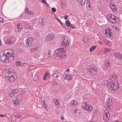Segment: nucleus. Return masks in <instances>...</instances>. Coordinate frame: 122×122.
<instances>
[{"label":"nucleus","mask_w":122,"mask_h":122,"mask_svg":"<svg viewBox=\"0 0 122 122\" xmlns=\"http://www.w3.org/2000/svg\"><path fill=\"white\" fill-rule=\"evenodd\" d=\"M3 73H5L8 81L10 82H12L17 78L16 73L12 69H6L4 71Z\"/></svg>","instance_id":"nucleus-1"},{"label":"nucleus","mask_w":122,"mask_h":122,"mask_svg":"<svg viewBox=\"0 0 122 122\" xmlns=\"http://www.w3.org/2000/svg\"><path fill=\"white\" fill-rule=\"evenodd\" d=\"M105 82L107 83L108 87L111 90H116L118 88L119 86L116 82L109 81L108 80H106Z\"/></svg>","instance_id":"nucleus-2"},{"label":"nucleus","mask_w":122,"mask_h":122,"mask_svg":"<svg viewBox=\"0 0 122 122\" xmlns=\"http://www.w3.org/2000/svg\"><path fill=\"white\" fill-rule=\"evenodd\" d=\"M106 18L108 21L111 23H117V20H118V18L112 14H108Z\"/></svg>","instance_id":"nucleus-3"},{"label":"nucleus","mask_w":122,"mask_h":122,"mask_svg":"<svg viewBox=\"0 0 122 122\" xmlns=\"http://www.w3.org/2000/svg\"><path fill=\"white\" fill-rule=\"evenodd\" d=\"M55 52L57 56L60 58H64L65 57V52L63 48L58 49L55 51Z\"/></svg>","instance_id":"nucleus-4"},{"label":"nucleus","mask_w":122,"mask_h":122,"mask_svg":"<svg viewBox=\"0 0 122 122\" xmlns=\"http://www.w3.org/2000/svg\"><path fill=\"white\" fill-rule=\"evenodd\" d=\"M7 54L9 56L10 61L15 59L16 57L17 54L16 52L12 50H11L10 51L7 52Z\"/></svg>","instance_id":"nucleus-5"},{"label":"nucleus","mask_w":122,"mask_h":122,"mask_svg":"<svg viewBox=\"0 0 122 122\" xmlns=\"http://www.w3.org/2000/svg\"><path fill=\"white\" fill-rule=\"evenodd\" d=\"M89 69V72L91 75H94L97 74V70L96 67L93 66H92L90 67Z\"/></svg>","instance_id":"nucleus-6"},{"label":"nucleus","mask_w":122,"mask_h":122,"mask_svg":"<svg viewBox=\"0 0 122 122\" xmlns=\"http://www.w3.org/2000/svg\"><path fill=\"white\" fill-rule=\"evenodd\" d=\"M61 41V44L62 46L66 47L68 45L69 43L67 37L62 38Z\"/></svg>","instance_id":"nucleus-7"},{"label":"nucleus","mask_w":122,"mask_h":122,"mask_svg":"<svg viewBox=\"0 0 122 122\" xmlns=\"http://www.w3.org/2000/svg\"><path fill=\"white\" fill-rule=\"evenodd\" d=\"M109 116L110 114L108 111H105L103 116V119L106 122L109 120Z\"/></svg>","instance_id":"nucleus-8"},{"label":"nucleus","mask_w":122,"mask_h":122,"mask_svg":"<svg viewBox=\"0 0 122 122\" xmlns=\"http://www.w3.org/2000/svg\"><path fill=\"white\" fill-rule=\"evenodd\" d=\"M33 40L30 37L26 41V43L27 46L30 47L32 45Z\"/></svg>","instance_id":"nucleus-9"},{"label":"nucleus","mask_w":122,"mask_h":122,"mask_svg":"<svg viewBox=\"0 0 122 122\" xmlns=\"http://www.w3.org/2000/svg\"><path fill=\"white\" fill-rule=\"evenodd\" d=\"M106 103L108 108H111L112 107V102L111 99H107L106 102Z\"/></svg>","instance_id":"nucleus-10"},{"label":"nucleus","mask_w":122,"mask_h":122,"mask_svg":"<svg viewBox=\"0 0 122 122\" xmlns=\"http://www.w3.org/2000/svg\"><path fill=\"white\" fill-rule=\"evenodd\" d=\"M19 92V90L18 89H13L11 91L9 94V95L10 97H13L14 95Z\"/></svg>","instance_id":"nucleus-11"},{"label":"nucleus","mask_w":122,"mask_h":122,"mask_svg":"<svg viewBox=\"0 0 122 122\" xmlns=\"http://www.w3.org/2000/svg\"><path fill=\"white\" fill-rule=\"evenodd\" d=\"M54 37V34H50L47 35L46 37L47 40L49 41H50L53 39Z\"/></svg>","instance_id":"nucleus-12"},{"label":"nucleus","mask_w":122,"mask_h":122,"mask_svg":"<svg viewBox=\"0 0 122 122\" xmlns=\"http://www.w3.org/2000/svg\"><path fill=\"white\" fill-rule=\"evenodd\" d=\"M14 42V39L11 37L10 39L6 40L5 41V43L7 44H11L13 43Z\"/></svg>","instance_id":"nucleus-13"},{"label":"nucleus","mask_w":122,"mask_h":122,"mask_svg":"<svg viewBox=\"0 0 122 122\" xmlns=\"http://www.w3.org/2000/svg\"><path fill=\"white\" fill-rule=\"evenodd\" d=\"M110 8L112 11L114 12H116V7L113 4H111L110 5Z\"/></svg>","instance_id":"nucleus-14"},{"label":"nucleus","mask_w":122,"mask_h":122,"mask_svg":"<svg viewBox=\"0 0 122 122\" xmlns=\"http://www.w3.org/2000/svg\"><path fill=\"white\" fill-rule=\"evenodd\" d=\"M89 105L88 104V103L86 102H84L82 103L81 105V106L83 109L85 110L86 109L87 107Z\"/></svg>","instance_id":"nucleus-15"},{"label":"nucleus","mask_w":122,"mask_h":122,"mask_svg":"<svg viewBox=\"0 0 122 122\" xmlns=\"http://www.w3.org/2000/svg\"><path fill=\"white\" fill-rule=\"evenodd\" d=\"M46 22V20L44 18H41L39 20V22L41 25H44Z\"/></svg>","instance_id":"nucleus-16"},{"label":"nucleus","mask_w":122,"mask_h":122,"mask_svg":"<svg viewBox=\"0 0 122 122\" xmlns=\"http://www.w3.org/2000/svg\"><path fill=\"white\" fill-rule=\"evenodd\" d=\"M117 78V76L115 75H113L111 76L110 78L109 79V81H113L116 80V79Z\"/></svg>","instance_id":"nucleus-17"},{"label":"nucleus","mask_w":122,"mask_h":122,"mask_svg":"<svg viewBox=\"0 0 122 122\" xmlns=\"http://www.w3.org/2000/svg\"><path fill=\"white\" fill-rule=\"evenodd\" d=\"M33 24L31 23H29L27 24L26 26V27L27 29L29 30H31L33 29Z\"/></svg>","instance_id":"nucleus-18"},{"label":"nucleus","mask_w":122,"mask_h":122,"mask_svg":"<svg viewBox=\"0 0 122 122\" xmlns=\"http://www.w3.org/2000/svg\"><path fill=\"white\" fill-rule=\"evenodd\" d=\"M25 11L26 13L30 15H32L33 14V12L31 11H30L29 9L27 7L25 8Z\"/></svg>","instance_id":"nucleus-19"},{"label":"nucleus","mask_w":122,"mask_h":122,"mask_svg":"<svg viewBox=\"0 0 122 122\" xmlns=\"http://www.w3.org/2000/svg\"><path fill=\"white\" fill-rule=\"evenodd\" d=\"M115 56L119 60L122 59V55L119 53L114 54Z\"/></svg>","instance_id":"nucleus-20"},{"label":"nucleus","mask_w":122,"mask_h":122,"mask_svg":"<svg viewBox=\"0 0 122 122\" xmlns=\"http://www.w3.org/2000/svg\"><path fill=\"white\" fill-rule=\"evenodd\" d=\"M105 36L109 38L110 37H111V36L113 35L112 32H110V33H105Z\"/></svg>","instance_id":"nucleus-21"},{"label":"nucleus","mask_w":122,"mask_h":122,"mask_svg":"<svg viewBox=\"0 0 122 122\" xmlns=\"http://www.w3.org/2000/svg\"><path fill=\"white\" fill-rule=\"evenodd\" d=\"M49 75L50 74L48 72H47L45 73L43 77V80H46V78H47L48 77H49Z\"/></svg>","instance_id":"nucleus-22"},{"label":"nucleus","mask_w":122,"mask_h":122,"mask_svg":"<svg viewBox=\"0 0 122 122\" xmlns=\"http://www.w3.org/2000/svg\"><path fill=\"white\" fill-rule=\"evenodd\" d=\"M78 102L74 101V100H72L70 102V104H71L72 106H76Z\"/></svg>","instance_id":"nucleus-23"},{"label":"nucleus","mask_w":122,"mask_h":122,"mask_svg":"<svg viewBox=\"0 0 122 122\" xmlns=\"http://www.w3.org/2000/svg\"><path fill=\"white\" fill-rule=\"evenodd\" d=\"M77 0L82 6L84 5L85 3V0Z\"/></svg>","instance_id":"nucleus-24"},{"label":"nucleus","mask_w":122,"mask_h":122,"mask_svg":"<svg viewBox=\"0 0 122 122\" xmlns=\"http://www.w3.org/2000/svg\"><path fill=\"white\" fill-rule=\"evenodd\" d=\"M104 42L108 46H111V42L108 40H105Z\"/></svg>","instance_id":"nucleus-25"},{"label":"nucleus","mask_w":122,"mask_h":122,"mask_svg":"<svg viewBox=\"0 0 122 122\" xmlns=\"http://www.w3.org/2000/svg\"><path fill=\"white\" fill-rule=\"evenodd\" d=\"M86 108V109L85 110L88 111H91L92 109V107L91 106L89 105Z\"/></svg>","instance_id":"nucleus-26"},{"label":"nucleus","mask_w":122,"mask_h":122,"mask_svg":"<svg viewBox=\"0 0 122 122\" xmlns=\"http://www.w3.org/2000/svg\"><path fill=\"white\" fill-rule=\"evenodd\" d=\"M105 67L107 68L109 67L110 66L109 62L108 61H106L105 62Z\"/></svg>","instance_id":"nucleus-27"},{"label":"nucleus","mask_w":122,"mask_h":122,"mask_svg":"<svg viewBox=\"0 0 122 122\" xmlns=\"http://www.w3.org/2000/svg\"><path fill=\"white\" fill-rule=\"evenodd\" d=\"M88 6H87L86 5V6L87 7V8L89 10H91L92 9V7L91 5H90V3L89 2H87V4H86V5L88 4Z\"/></svg>","instance_id":"nucleus-28"},{"label":"nucleus","mask_w":122,"mask_h":122,"mask_svg":"<svg viewBox=\"0 0 122 122\" xmlns=\"http://www.w3.org/2000/svg\"><path fill=\"white\" fill-rule=\"evenodd\" d=\"M23 64V62H20V61H17L15 62V65L17 66H21Z\"/></svg>","instance_id":"nucleus-29"},{"label":"nucleus","mask_w":122,"mask_h":122,"mask_svg":"<svg viewBox=\"0 0 122 122\" xmlns=\"http://www.w3.org/2000/svg\"><path fill=\"white\" fill-rule=\"evenodd\" d=\"M110 32H112V31L111 30L110 28H106L105 31V33H110Z\"/></svg>","instance_id":"nucleus-30"},{"label":"nucleus","mask_w":122,"mask_h":122,"mask_svg":"<svg viewBox=\"0 0 122 122\" xmlns=\"http://www.w3.org/2000/svg\"><path fill=\"white\" fill-rule=\"evenodd\" d=\"M13 103L16 106L17 105H18L19 104V102L18 100H15L13 101Z\"/></svg>","instance_id":"nucleus-31"},{"label":"nucleus","mask_w":122,"mask_h":122,"mask_svg":"<svg viewBox=\"0 0 122 122\" xmlns=\"http://www.w3.org/2000/svg\"><path fill=\"white\" fill-rule=\"evenodd\" d=\"M53 102L54 103L57 105L58 104L59 101L56 99H54L53 100Z\"/></svg>","instance_id":"nucleus-32"},{"label":"nucleus","mask_w":122,"mask_h":122,"mask_svg":"<svg viewBox=\"0 0 122 122\" xmlns=\"http://www.w3.org/2000/svg\"><path fill=\"white\" fill-rule=\"evenodd\" d=\"M96 46H92L90 48V52H92V51L94 50L96 48Z\"/></svg>","instance_id":"nucleus-33"},{"label":"nucleus","mask_w":122,"mask_h":122,"mask_svg":"<svg viewBox=\"0 0 122 122\" xmlns=\"http://www.w3.org/2000/svg\"><path fill=\"white\" fill-rule=\"evenodd\" d=\"M67 80H70L72 78V76L70 75H67Z\"/></svg>","instance_id":"nucleus-34"},{"label":"nucleus","mask_w":122,"mask_h":122,"mask_svg":"<svg viewBox=\"0 0 122 122\" xmlns=\"http://www.w3.org/2000/svg\"><path fill=\"white\" fill-rule=\"evenodd\" d=\"M17 28L19 29V30H20L22 28V25L21 24H18L17 26Z\"/></svg>","instance_id":"nucleus-35"},{"label":"nucleus","mask_w":122,"mask_h":122,"mask_svg":"<svg viewBox=\"0 0 122 122\" xmlns=\"http://www.w3.org/2000/svg\"><path fill=\"white\" fill-rule=\"evenodd\" d=\"M110 49L107 48H105L104 50V51L106 53H108L110 50Z\"/></svg>","instance_id":"nucleus-36"},{"label":"nucleus","mask_w":122,"mask_h":122,"mask_svg":"<svg viewBox=\"0 0 122 122\" xmlns=\"http://www.w3.org/2000/svg\"><path fill=\"white\" fill-rule=\"evenodd\" d=\"M58 72L57 70L55 71H53L52 73V76H55V75L56 74H57L58 73Z\"/></svg>","instance_id":"nucleus-37"},{"label":"nucleus","mask_w":122,"mask_h":122,"mask_svg":"<svg viewBox=\"0 0 122 122\" xmlns=\"http://www.w3.org/2000/svg\"><path fill=\"white\" fill-rule=\"evenodd\" d=\"M45 100L44 98H42L41 99V103L43 105H45Z\"/></svg>","instance_id":"nucleus-38"},{"label":"nucleus","mask_w":122,"mask_h":122,"mask_svg":"<svg viewBox=\"0 0 122 122\" xmlns=\"http://www.w3.org/2000/svg\"><path fill=\"white\" fill-rule=\"evenodd\" d=\"M67 75L68 74H64L63 75V77L64 79L67 80Z\"/></svg>","instance_id":"nucleus-39"},{"label":"nucleus","mask_w":122,"mask_h":122,"mask_svg":"<svg viewBox=\"0 0 122 122\" xmlns=\"http://www.w3.org/2000/svg\"><path fill=\"white\" fill-rule=\"evenodd\" d=\"M66 25L68 26H70V25H71L70 21L68 20H67L66 21Z\"/></svg>","instance_id":"nucleus-40"},{"label":"nucleus","mask_w":122,"mask_h":122,"mask_svg":"<svg viewBox=\"0 0 122 122\" xmlns=\"http://www.w3.org/2000/svg\"><path fill=\"white\" fill-rule=\"evenodd\" d=\"M22 115L18 114H16L15 115V117L16 118H20L22 117Z\"/></svg>","instance_id":"nucleus-41"},{"label":"nucleus","mask_w":122,"mask_h":122,"mask_svg":"<svg viewBox=\"0 0 122 122\" xmlns=\"http://www.w3.org/2000/svg\"><path fill=\"white\" fill-rule=\"evenodd\" d=\"M34 34L35 36L37 37L39 36V33L37 31L34 32Z\"/></svg>","instance_id":"nucleus-42"},{"label":"nucleus","mask_w":122,"mask_h":122,"mask_svg":"<svg viewBox=\"0 0 122 122\" xmlns=\"http://www.w3.org/2000/svg\"><path fill=\"white\" fill-rule=\"evenodd\" d=\"M113 28L114 29H115V30L117 32L119 30V28L118 27L114 26L113 27Z\"/></svg>","instance_id":"nucleus-43"},{"label":"nucleus","mask_w":122,"mask_h":122,"mask_svg":"<svg viewBox=\"0 0 122 122\" xmlns=\"http://www.w3.org/2000/svg\"><path fill=\"white\" fill-rule=\"evenodd\" d=\"M51 10L53 12H55L56 11V9L55 8H53L51 9Z\"/></svg>","instance_id":"nucleus-44"},{"label":"nucleus","mask_w":122,"mask_h":122,"mask_svg":"<svg viewBox=\"0 0 122 122\" xmlns=\"http://www.w3.org/2000/svg\"><path fill=\"white\" fill-rule=\"evenodd\" d=\"M23 65L24 66H27L29 65L28 63H23Z\"/></svg>","instance_id":"nucleus-45"},{"label":"nucleus","mask_w":122,"mask_h":122,"mask_svg":"<svg viewBox=\"0 0 122 122\" xmlns=\"http://www.w3.org/2000/svg\"><path fill=\"white\" fill-rule=\"evenodd\" d=\"M41 1L44 4H47L46 1L45 0H41Z\"/></svg>","instance_id":"nucleus-46"},{"label":"nucleus","mask_w":122,"mask_h":122,"mask_svg":"<svg viewBox=\"0 0 122 122\" xmlns=\"http://www.w3.org/2000/svg\"><path fill=\"white\" fill-rule=\"evenodd\" d=\"M47 56L48 57H49L50 56V51H48V54H47Z\"/></svg>","instance_id":"nucleus-47"},{"label":"nucleus","mask_w":122,"mask_h":122,"mask_svg":"<svg viewBox=\"0 0 122 122\" xmlns=\"http://www.w3.org/2000/svg\"><path fill=\"white\" fill-rule=\"evenodd\" d=\"M57 20L58 21H59L60 22L61 24V25H62V23L61 21L58 18H57Z\"/></svg>","instance_id":"nucleus-48"},{"label":"nucleus","mask_w":122,"mask_h":122,"mask_svg":"<svg viewBox=\"0 0 122 122\" xmlns=\"http://www.w3.org/2000/svg\"><path fill=\"white\" fill-rule=\"evenodd\" d=\"M68 16L67 15H66L64 17V18L65 20H66L67 19Z\"/></svg>","instance_id":"nucleus-49"},{"label":"nucleus","mask_w":122,"mask_h":122,"mask_svg":"<svg viewBox=\"0 0 122 122\" xmlns=\"http://www.w3.org/2000/svg\"><path fill=\"white\" fill-rule=\"evenodd\" d=\"M3 22V19L2 18H0V23H2Z\"/></svg>","instance_id":"nucleus-50"},{"label":"nucleus","mask_w":122,"mask_h":122,"mask_svg":"<svg viewBox=\"0 0 122 122\" xmlns=\"http://www.w3.org/2000/svg\"><path fill=\"white\" fill-rule=\"evenodd\" d=\"M0 117H5V115L0 114Z\"/></svg>","instance_id":"nucleus-51"},{"label":"nucleus","mask_w":122,"mask_h":122,"mask_svg":"<svg viewBox=\"0 0 122 122\" xmlns=\"http://www.w3.org/2000/svg\"><path fill=\"white\" fill-rule=\"evenodd\" d=\"M70 26L72 28V29H73L74 28H75V26H72L71 25H70Z\"/></svg>","instance_id":"nucleus-52"},{"label":"nucleus","mask_w":122,"mask_h":122,"mask_svg":"<svg viewBox=\"0 0 122 122\" xmlns=\"http://www.w3.org/2000/svg\"><path fill=\"white\" fill-rule=\"evenodd\" d=\"M31 50L32 51H34L35 50V49L34 48H32L31 49Z\"/></svg>","instance_id":"nucleus-53"},{"label":"nucleus","mask_w":122,"mask_h":122,"mask_svg":"<svg viewBox=\"0 0 122 122\" xmlns=\"http://www.w3.org/2000/svg\"><path fill=\"white\" fill-rule=\"evenodd\" d=\"M62 25L64 27H65L66 26V25H65L64 24H63V23H62Z\"/></svg>","instance_id":"nucleus-54"},{"label":"nucleus","mask_w":122,"mask_h":122,"mask_svg":"<svg viewBox=\"0 0 122 122\" xmlns=\"http://www.w3.org/2000/svg\"><path fill=\"white\" fill-rule=\"evenodd\" d=\"M55 76H56V78H57L59 76L58 75H56V76L55 75Z\"/></svg>","instance_id":"nucleus-55"},{"label":"nucleus","mask_w":122,"mask_h":122,"mask_svg":"<svg viewBox=\"0 0 122 122\" xmlns=\"http://www.w3.org/2000/svg\"><path fill=\"white\" fill-rule=\"evenodd\" d=\"M61 4L63 6L65 4H63V3L62 2H61Z\"/></svg>","instance_id":"nucleus-56"},{"label":"nucleus","mask_w":122,"mask_h":122,"mask_svg":"<svg viewBox=\"0 0 122 122\" xmlns=\"http://www.w3.org/2000/svg\"><path fill=\"white\" fill-rule=\"evenodd\" d=\"M61 119L62 120H63L64 119V118L63 117H61Z\"/></svg>","instance_id":"nucleus-57"},{"label":"nucleus","mask_w":122,"mask_h":122,"mask_svg":"<svg viewBox=\"0 0 122 122\" xmlns=\"http://www.w3.org/2000/svg\"><path fill=\"white\" fill-rule=\"evenodd\" d=\"M37 79L36 80V81H39V79H38V78H36Z\"/></svg>","instance_id":"nucleus-58"},{"label":"nucleus","mask_w":122,"mask_h":122,"mask_svg":"<svg viewBox=\"0 0 122 122\" xmlns=\"http://www.w3.org/2000/svg\"><path fill=\"white\" fill-rule=\"evenodd\" d=\"M44 105V106H45V108H46V104H45V105Z\"/></svg>","instance_id":"nucleus-59"},{"label":"nucleus","mask_w":122,"mask_h":122,"mask_svg":"<svg viewBox=\"0 0 122 122\" xmlns=\"http://www.w3.org/2000/svg\"><path fill=\"white\" fill-rule=\"evenodd\" d=\"M69 71V69H67L66 70V71Z\"/></svg>","instance_id":"nucleus-60"},{"label":"nucleus","mask_w":122,"mask_h":122,"mask_svg":"<svg viewBox=\"0 0 122 122\" xmlns=\"http://www.w3.org/2000/svg\"><path fill=\"white\" fill-rule=\"evenodd\" d=\"M75 110V111H77V109H76V110Z\"/></svg>","instance_id":"nucleus-61"},{"label":"nucleus","mask_w":122,"mask_h":122,"mask_svg":"<svg viewBox=\"0 0 122 122\" xmlns=\"http://www.w3.org/2000/svg\"><path fill=\"white\" fill-rule=\"evenodd\" d=\"M16 122V121H15V122Z\"/></svg>","instance_id":"nucleus-62"}]
</instances>
